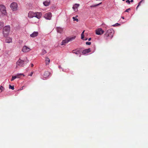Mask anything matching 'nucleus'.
<instances>
[{
    "label": "nucleus",
    "mask_w": 148,
    "mask_h": 148,
    "mask_svg": "<svg viewBox=\"0 0 148 148\" xmlns=\"http://www.w3.org/2000/svg\"><path fill=\"white\" fill-rule=\"evenodd\" d=\"M133 1H134L133 0H131V1H130V2H133Z\"/></svg>",
    "instance_id": "nucleus-40"
},
{
    "label": "nucleus",
    "mask_w": 148,
    "mask_h": 148,
    "mask_svg": "<svg viewBox=\"0 0 148 148\" xmlns=\"http://www.w3.org/2000/svg\"><path fill=\"white\" fill-rule=\"evenodd\" d=\"M121 18L123 19H124V17L123 16H122L121 17Z\"/></svg>",
    "instance_id": "nucleus-42"
},
{
    "label": "nucleus",
    "mask_w": 148,
    "mask_h": 148,
    "mask_svg": "<svg viewBox=\"0 0 148 148\" xmlns=\"http://www.w3.org/2000/svg\"><path fill=\"white\" fill-rule=\"evenodd\" d=\"M145 1V0H142L141 1H140L138 3V6H139L140 5L141 3L142 2H144Z\"/></svg>",
    "instance_id": "nucleus-31"
},
{
    "label": "nucleus",
    "mask_w": 148,
    "mask_h": 148,
    "mask_svg": "<svg viewBox=\"0 0 148 148\" xmlns=\"http://www.w3.org/2000/svg\"><path fill=\"white\" fill-rule=\"evenodd\" d=\"M38 32H34L30 35V36L33 38L35 37L38 35Z\"/></svg>",
    "instance_id": "nucleus-15"
},
{
    "label": "nucleus",
    "mask_w": 148,
    "mask_h": 148,
    "mask_svg": "<svg viewBox=\"0 0 148 148\" xmlns=\"http://www.w3.org/2000/svg\"><path fill=\"white\" fill-rule=\"evenodd\" d=\"M45 61L46 65H48L50 62V60L49 58L46 57L45 58Z\"/></svg>",
    "instance_id": "nucleus-21"
},
{
    "label": "nucleus",
    "mask_w": 148,
    "mask_h": 148,
    "mask_svg": "<svg viewBox=\"0 0 148 148\" xmlns=\"http://www.w3.org/2000/svg\"><path fill=\"white\" fill-rule=\"evenodd\" d=\"M85 31L84 30L82 33L81 34V38L84 40H86L87 39V38H84V33Z\"/></svg>",
    "instance_id": "nucleus-19"
},
{
    "label": "nucleus",
    "mask_w": 148,
    "mask_h": 148,
    "mask_svg": "<svg viewBox=\"0 0 148 148\" xmlns=\"http://www.w3.org/2000/svg\"><path fill=\"white\" fill-rule=\"evenodd\" d=\"M10 7L12 10L16 11L17 10V4L16 3L13 2L11 4Z\"/></svg>",
    "instance_id": "nucleus-6"
},
{
    "label": "nucleus",
    "mask_w": 148,
    "mask_h": 148,
    "mask_svg": "<svg viewBox=\"0 0 148 148\" xmlns=\"http://www.w3.org/2000/svg\"><path fill=\"white\" fill-rule=\"evenodd\" d=\"M50 73L48 71H45L43 74V77L44 78H46L48 77L50 75Z\"/></svg>",
    "instance_id": "nucleus-13"
},
{
    "label": "nucleus",
    "mask_w": 148,
    "mask_h": 148,
    "mask_svg": "<svg viewBox=\"0 0 148 148\" xmlns=\"http://www.w3.org/2000/svg\"><path fill=\"white\" fill-rule=\"evenodd\" d=\"M123 0V1H125V0Z\"/></svg>",
    "instance_id": "nucleus-43"
},
{
    "label": "nucleus",
    "mask_w": 148,
    "mask_h": 148,
    "mask_svg": "<svg viewBox=\"0 0 148 148\" xmlns=\"http://www.w3.org/2000/svg\"><path fill=\"white\" fill-rule=\"evenodd\" d=\"M90 51L91 50L90 48L86 49L83 51L82 52V53L84 54H86L89 53V52H90Z\"/></svg>",
    "instance_id": "nucleus-12"
},
{
    "label": "nucleus",
    "mask_w": 148,
    "mask_h": 148,
    "mask_svg": "<svg viewBox=\"0 0 148 148\" xmlns=\"http://www.w3.org/2000/svg\"><path fill=\"white\" fill-rule=\"evenodd\" d=\"M4 88L2 86H1L0 87V92H1L3 90Z\"/></svg>",
    "instance_id": "nucleus-28"
},
{
    "label": "nucleus",
    "mask_w": 148,
    "mask_h": 148,
    "mask_svg": "<svg viewBox=\"0 0 148 148\" xmlns=\"http://www.w3.org/2000/svg\"><path fill=\"white\" fill-rule=\"evenodd\" d=\"M79 4L76 3L73 6V9L74 10L75 12L78 11V8L79 6Z\"/></svg>",
    "instance_id": "nucleus-11"
},
{
    "label": "nucleus",
    "mask_w": 148,
    "mask_h": 148,
    "mask_svg": "<svg viewBox=\"0 0 148 148\" xmlns=\"http://www.w3.org/2000/svg\"><path fill=\"white\" fill-rule=\"evenodd\" d=\"M25 60L26 61H27V60H28L27 59V57H25V59H24V60Z\"/></svg>",
    "instance_id": "nucleus-36"
},
{
    "label": "nucleus",
    "mask_w": 148,
    "mask_h": 148,
    "mask_svg": "<svg viewBox=\"0 0 148 148\" xmlns=\"http://www.w3.org/2000/svg\"><path fill=\"white\" fill-rule=\"evenodd\" d=\"M50 3V0L46 1L43 3L44 5L46 6H48Z\"/></svg>",
    "instance_id": "nucleus-16"
},
{
    "label": "nucleus",
    "mask_w": 148,
    "mask_h": 148,
    "mask_svg": "<svg viewBox=\"0 0 148 148\" xmlns=\"http://www.w3.org/2000/svg\"><path fill=\"white\" fill-rule=\"evenodd\" d=\"M31 50L30 49L26 46H24L23 47L22 51L24 53H26Z\"/></svg>",
    "instance_id": "nucleus-9"
},
{
    "label": "nucleus",
    "mask_w": 148,
    "mask_h": 148,
    "mask_svg": "<svg viewBox=\"0 0 148 148\" xmlns=\"http://www.w3.org/2000/svg\"><path fill=\"white\" fill-rule=\"evenodd\" d=\"M120 25V24L118 23H116L114 25H113V26H118Z\"/></svg>",
    "instance_id": "nucleus-29"
},
{
    "label": "nucleus",
    "mask_w": 148,
    "mask_h": 148,
    "mask_svg": "<svg viewBox=\"0 0 148 148\" xmlns=\"http://www.w3.org/2000/svg\"><path fill=\"white\" fill-rule=\"evenodd\" d=\"M9 88L13 90L14 89V86H11V85H9Z\"/></svg>",
    "instance_id": "nucleus-26"
},
{
    "label": "nucleus",
    "mask_w": 148,
    "mask_h": 148,
    "mask_svg": "<svg viewBox=\"0 0 148 148\" xmlns=\"http://www.w3.org/2000/svg\"><path fill=\"white\" fill-rule=\"evenodd\" d=\"M4 26V23L0 21V29H2Z\"/></svg>",
    "instance_id": "nucleus-23"
},
{
    "label": "nucleus",
    "mask_w": 148,
    "mask_h": 148,
    "mask_svg": "<svg viewBox=\"0 0 148 148\" xmlns=\"http://www.w3.org/2000/svg\"><path fill=\"white\" fill-rule=\"evenodd\" d=\"M101 3H102V2H101L100 3H99L98 4H97L96 5H92V6H91V7H96V6H97L99 5L100 4H101Z\"/></svg>",
    "instance_id": "nucleus-25"
},
{
    "label": "nucleus",
    "mask_w": 148,
    "mask_h": 148,
    "mask_svg": "<svg viewBox=\"0 0 148 148\" xmlns=\"http://www.w3.org/2000/svg\"><path fill=\"white\" fill-rule=\"evenodd\" d=\"M76 38L75 36L71 37H67L65 40L62 41L61 44L62 45H65V44L69 42L72 41L74 40Z\"/></svg>",
    "instance_id": "nucleus-4"
},
{
    "label": "nucleus",
    "mask_w": 148,
    "mask_h": 148,
    "mask_svg": "<svg viewBox=\"0 0 148 148\" xmlns=\"http://www.w3.org/2000/svg\"><path fill=\"white\" fill-rule=\"evenodd\" d=\"M91 44V43L90 42H86V44L88 45H90Z\"/></svg>",
    "instance_id": "nucleus-32"
},
{
    "label": "nucleus",
    "mask_w": 148,
    "mask_h": 148,
    "mask_svg": "<svg viewBox=\"0 0 148 148\" xmlns=\"http://www.w3.org/2000/svg\"><path fill=\"white\" fill-rule=\"evenodd\" d=\"M29 61H27L24 60H22L19 59L18 60L17 62L16 63V67H18L19 66H23L24 65V62H28Z\"/></svg>",
    "instance_id": "nucleus-5"
},
{
    "label": "nucleus",
    "mask_w": 148,
    "mask_h": 148,
    "mask_svg": "<svg viewBox=\"0 0 148 148\" xmlns=\"http://www.w3.org/2000/svg\"><path fill=\"white\" fill-rule=\"evenodd\" d=\"M42 16V14L41 12H36L34 13L32 11H30L28 14V16L30 18H32L35 17L38 19H40Z\"/></svg>",
    "instance_id": "nucleus-2"
},
{
    "label": "nucleus",
    "mask_w": 148,
    "mask_h": 148,
    "mask_svg": "<svg viewBox=\"0 0 148 148\" xmlns=\"http://www.w3.org/2000/svg\"><path fill=\"white\" fill-rule=\"evenodd\" d=\"M73 19L74 21H76L77 22H78V19L76 18L75 17H73Z\"/></svg>",
    "instance_id": "nucleus-30"
},
{
    "label": "nucleus",
    "mask_w": 148,
    "mask_h": 148,
    "mask_svg": "<svg viewBox=\"0 0 148 148\" xmlns=\"http://www.w3.org/2000/svg\"><path fill=\"white\" fill-rule=\"evenodd\" d=\"M10 30V26H5L3 29V34L4 36H6L9 34Z\"/></svg>",
    "instance_id": "nucleus-3"
},
{
    "label": "nucleus",
    "mask_w": 148,
    "mask_h": 148,
    "mask_svg": "<svg viewBox=\"0 0 148 148\" xmlns=\"http://www.w3.org/2000/svg\"><path fill=\"white\" fill-rule=\"evenodd\" d=\"M56 29L58 32L61 33L63 31V29L60 27H57Z\"/></svg>",
    "instance_id": "nucleus-17"
},
{
    "label": "nucleus",
    "mask_w": 148,
    "mask_h": 148,
    "mask_svg": "<svg viewBox=\"0 0 148 148\" xmlns=\"http://www.w3.org/2000/svg\"><path fill=\"white\" fill-rule=\"evenodd\" d=\"M33 66H34V65H33V64H31V66H32V67H33Z\"/></svg>",
    "instance_id": "nucleus-39"
},
{
    "label": "nucleus",
    "mask_w": 148,
    "mask_h": 148,
    "mask_svg": "<svg viewBox=\"0 0 148 148\" xmlns=\"http://www.w3.org/2000/svg\"><path fill=\"white\" fill-rule=\"evenodd\" d=\"M139 6H138H138H137V7H136V10H137L138 9V7Z\"/></svg>",
    "instance_id": "nucleus-41"
},
{
    "label": "nucleus",
    "mask_w": 148,
    "mask_h": 148,
    "mask_svg": "<svg viewBox=\"0 0 148 148\" xmlns=\"http://www.w3.org/2000/svg\"><path fill=\"white\" fill-rule=\"evenodd\" d=\"M104 32V31L101 28H99L96 31V34L99 35L103 34Z\"/></svg>",
    "instance_id": "nucleus-10"
},
{
    "label": "nucleus",
    "mask_w": 148,
    "mask_h": 148,
    "mask_svg": "<svg viewBox=\"0 0 148 148\" xmlns=\"http://www.w3.org/2000/svg\"><path fill=\"white\" fill-rule=\"evenodd\" d=\"M5 42L7 43H10L12 42V39L10 37H7L6 38Z\"/></svg>",
    "instance_id": "nucleus-18"
},
{
    "label": "nucleus",
    "mask_w": 148,
    "mask_h": 148,
    "mask_svg": "<svg viewBox=\"0 0 148 148\" xmlns=\"http://www.w3.org/2000/svg\"><path fill=\"white\" fill-rule=\"evenodd\" d=\"M52 16V14L50 12H48L46 13L45 15V18L50 20Z\"/></svg>",
    "instance_id": "nucleus-8"
},
{
    "label": "nucleus",
    "mask_w": 148,
    "mask_h": 148,
    "mask_svg": "<svg viewBox=\"0 0 148 148\" xmlns=\"http://www.w3.org/2000/svg\"><path fill=\"white\" fill-rule=\"evenodd\" d=\"M91 38H88V41H89L90 40H91Z\"/></svg>",
    "instance_id": "nucleus-38"
},
{
    "label": "nucleus",
    "mask_w": 148,
    "mask_h": 148,
    "mask_svg": "<svg viewBox=\"0 0 148 148\" xmlns=\"http://www.w3.org/2000/svg\"><path fill=\"white\" fill-rule=\"evenodd\" d=\"M81 52L80 50L79 49H77L72 51V53L76 54H79Z\"/></svg>",
    "instance_id": "nucleus-14"
},
{
    "label": "nucleus",
    "mask_w": 148,
    "mask_h": 148,
    "mask_svg": "<svg viewBox=\"0 0 148 148\" xmlns=\"http://www.w3.org/2000/svg\"><path fill=\"white\" fill-rule=\"evenodd\" d=\"M21 75L24 76V75L22 73H18L15 76L17 78H20Z\"/></svg>",
    "instance_id": "nucleus-22"
},
{
    "label": "nucleus",
    "mask_w": 148,
    "mask_h": 148,
    "mask_svg": "<svg viewBox=\"0 0 148 148\" xmlns=\"http://www.w3.org/2000/svg\"><path fill=\"white\" fill-rule=\"evenodd\" d=\"M85 31L84 30L82 33L81 34V38L84 40H86L87 39V38H84V33Z\"/></svg>",
    "instance_id": "nucleus-20"
},
{
    "label": "nucleus",
    "mask_w": 148,
    "mask_h": 148,
    "mask_svg": "<svg viewBox=\"0 0 148 148\" xmlns=\"http://www.w3.org/2000/svg\"><path fill=\"white\" fill-rule=\"evenodd\" d=\"M10 51H7L5 52V53L8 54H10Z\"/></svg>",
    "instance_id": "nucleus-35"
},
{
    "label": "nucleus",
    "mask_w": 148,
    "mask_h": 148,
    "mask_svg": "<svg viewBox=\"0 0 148 148\" xmlns=\"http://www.w3.org/2000/svg\"><path fill=\"white\" fill-rule=\"evenodd\" d=\"M47 53L46 51L45 50H42V52L41 53V54L42 55H43Z\"/></svg>",
    "instance_id": "nucleus-24"
},
{
    "label": "nucleus",
    "mask_w": 148,
    "mask_h": 148,
    "mask_svg": "<svg viewBox=\"0 0 148 148\" xmlns=\"http://www.w3.org/2000/svg\"><path fill=\"white\" fill-rule=\"evenodd\" d=\"M17 78L16 76H12V78L11 79V81H12L15 79Z\"/></svg>",
    "instance_id": "nucleus-27"
},
{
    "label": "nucleus",
    "mask_w": 148,
    "mask_h": 148,
    "mask_svg": "<svg viewBox=\"0 0 148 148\" xmlns=\"http://www.w3.org/2000/svg\"><path fill=\"white\" fill-rule=\"evenodd\" d=\"M114 33V31L112 29H109L106 30L104 34V38L106 40L109 38L111 39L113 36Z\"/></svg>",
    "instance_id": "nucleus-1"
},
{
    "label": "nucleus",
    "mask_w": 148,
    "mask_h": 148,
    "mask_svg": "<svg viewBox=\"0 0 148 148\" xmlns=\"http://www.w3.org/2000/svg\"><path fill=\"white\" fill-rule=\"evenodd\" d=\"M130 10V8H128L125 10V12H128Z\"/></svg>",
    "instance_id": "nucleus-33"
},
{
    "label": "nucleus",
    "mask_w": 148,
    "mask_h": 148,
    "mask_svg": "<svg viewBox=\"0 0 148 148\" xmlns=\"http://www.w3.org/2000/svg\"><path fill=\"white\" fill-rule=\"evenodd\" d=\"M33 74V72H32L29 75L31 76Z\"/></svg>",
    "instance_id": "nucleus-37"
},
{
    "label": "nucleus",
    "mask_w": 148,
    "mask_h": 148,
    "mask_svg": "<svg viewBox=\"0 0 148 148\" xmlns=\"http://www.w3.org/2000/svg\"><path fill=\"white\" fill-rule=\"evenodd\" d=\"M126 2L128 4H130V1L129 0H127L126 1Z\"/></svg>",
    "instance_id": "nucleus-34"
},
{
    "label": "nucleus",
    "mask_w": 148,
    "mask_h": 148,
    "mask_svg": "<svg viewBox=\"0 0 148 148\" xmlns=\"http://www.w3.org/2000/svg\"><path fill=\"white\" fill-rule=\"evenodd\" d=\"M0 10L2 14L5 15L6 13V8L4 5H0Z\"/></svg>",
    "instance_id": "nucleus-7"
}]
</instances>
